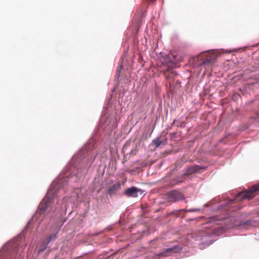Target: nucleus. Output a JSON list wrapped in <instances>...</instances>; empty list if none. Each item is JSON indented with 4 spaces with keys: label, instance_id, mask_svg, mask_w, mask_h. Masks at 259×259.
<instances>
[{
    "label": "nucleus",
    "instance_id": "1",
    "mask_svg": "<svg viewBox=\"0 0 259 259\" xmlns=\"http://www.w3.org/2000/svg\"><path fill=\"white\" fill-rule=\"evenodd\" d=\"M160 60L161 63L167 67V69L164 72L165 76L166 78H170L177 75L175 71L171 70V69L176 66L177 62L183 61V58L179 56L176 52H172L162 56Z\"/></svg>",
    "mask_w": 259,
    "mask_h": 259
},
{
    "label": "nucleus",
    "instance_id": "18",
    "mask_svg": "<svg viewBox=\"0 0 259 259\" xmlns=\"http://www.w3.org/2000/svg\"><path fill=\"white\" fill-rule=\"evenodd\" d=\"M155 0H150V2L151 3H153L154 2H155Z\"/></svg>",
    "mask_w": 259,
    "mask_h": 259
},
{
    "label": "nucleus",
    "instance_id": "14",
    "mask_svg": "<svg viewBox=\"0 0 259 259\" xmlns=\"http://www.w3.org/2000/svg\"><path fill=\"white\" fill-rule=\"evenodd\" d=\"M24 257V253L22 252L21 253L19 256L18 257V259H23Z\"/></svg>",
    "mask_w": 259,
    "mask_h": 259
},
{
    "label": "nucleus",
    "instance_id": "6",
    "mask_svg": "<svg viewBox=\"0 0 259 259\" xmlns=\"http://www.w3.org/2000/svg\"><path fill=\"white\" fill-rule=\"evenodd\" d=\"M181 250V247L176 246L171 248L165 249L163 252L160 253L159 255L161 256H167L174 253L178 252Z\"/></svg>",
    "mask_w": 259,
    "mask_h": 259
},
{
    "label": "nucleus",
    "instance_id": "3",
    "mask_svg": "<svg viewBox=\"0 0 259 259\" xmlns=\"http://www.w3.org/2000/svg\"><path fill=\"white\" fill-rule=\"evenodd\" d=\"M166 197L169 202H175L184 199V195L178 190H172L166 194Z\"/></svg>",
    "mask_w": 259,
    "mask_h": 259
},
{
    "label": "nucleus",
    "instance_id": "20",
    "mask_svg": "<svg viewBox=\"0 0 259 259\" xmlns=\"http://www.w3.org/2000/svg\"><path fill=\"white\" fill-rule=\"evenodd\" d=\"M131 153H132L133 154H136V152H135L134 153H133V150H132V151H131Z\"/></svg>",
    "mask_w": 259,
    "mask_h": 259
},
{
    "label": "nucleus",
    "instance_id": "21",
    "mask_svg": "<svg viewBox=\"0 0 259 259\" xmlns=\"http://www.w3.org/2000/svg\"><path fill=\"white\" fill-rule=\"evenodd\" d=\"M173 185H176L177 183H172Z\"/></svg>",
    "mask_w": 259,
    "mask_h": 259
},
{
    "label": "nucleus",
    "instance_id": "17",
    "mask_svg": "<svg viewBox=\"0 0 259 259\" xmlns=\"http://www.w3.org/2000/svg\"><path fill=\"white\" fill-rule=\"evenodd\" d=\"M177 122V120L176 119H175L172 123V125H174V124H175L176 123V122Z\"/></svg>",
    "mask_w": 259,
    "mask_h": 259
},
{
    "label": "nucleus",
    "instance_id": "4",
    "mask_svg": "<svg viewBox=\"0 0 259 259\" xmlns=\"http://www.w3.org/2000/svg\"><path fill=\"white\" fill-rule=\"evenodd\" d=\"M52 201V196H49V195H47L40 203L38 208V212L40 214L44 213L50 205Z\"/></svg>",
    "mask_w": 259,
    "mask_h": 259
},
{
    "label": "nucleus",
    "instance_id": "11",
    "mask_svg": "<svg viewBox=\"0 0 259 259\" xmlns=\"http://www.w3.org/2000/svg\"><path fill=\"white\" fill-rule=\"evenodd\" d=\"M211 62V59L209 58L206 59L204 61H203L202 63H200V65H203L206 63H209Z\"/></svg>",
    "mask_w": 259,
    "mask_h": 259
},
{
    "label": "nucleus",
    "instance_id": "5",
    "mask_svg": "<svg viewBox=\"0 0 259 259\" xmlns=\"http://www.w3.org/2000/svg\"><path fill=\"white\" fill-rule=\"evenodd\" d=\"M140 191V189L135 187H132L126 189L123 194L128 197H136L138 196V193Z\"/></svg>",
    "mask_w": 259,
    "mask_h": 259
},
{
    "label": "nucleus",
    "instance_id": "12",
    "mask_svg": "<svg viewBox=\"0 0 259 259\" xmlns=\"http://www.w3.org/2000/svg\"><path fill=\"white\" fill-rule=\"evenodd\" d=\"M56 234H54V235H50L49 238H48V241L49 242H50L53 239H54V238H55L56 237Z\"/></svg>",
    "mask_w": 259,
    "mask_h": 259
},
{
    "label": "nucleus",
    "instance_id": "19",
    "mask_svg": "<svg viewBox=\"0 0 259 259\" xmlns=\"http://www.w3.org/2000/svg\"><path fill=\"white\" fill-rule=\"evenodd\" d=\"M201 57H202V54H200L199 56V58H200Z\"/></svg>",
    "mask_w": 259,
    "mask_h": 259
},
{
    "label": "nucleus",
    "instance_id": "8",
    "mask_svg": "<svg viewBox=\"0 0 259 259\" xmlns=\"http://www.w3.org/2000/svg\"><path fill=\"white\" fill-rule=\"evenodd\" d=\"M203 168L199 165H195L192 166L188 167L185 171V175H190Z\"/></svg>",
    "mask_w": 259,
    "mask_h": 259
},
{
    "label": "nucleus",
    "instance_id": "9",
    "mask_svg": "<svg viewBox=\"0 0 259 259\" xmlns=\"http://www.w3.org/2000/svg\"><path fill=\"white\" fill-rule=\"evenodd\" d=\"M152 143L156 147H158L161 145H165L167 143V138H162V137L157 138L153 140Z\"/></svg>",
    "mask_w": 259,
    "mask_h": 259
},
{
    "label": "nucleus",
    "instance_id": "2",
    "mask_svg": "<svg viewBox=\"0 0 259 259\" xmlns=\"http://www.w3.org/2000/svg\"><path fill=\"white\" fill-rule=\"evenodd\" d=\"M259 190V184L253 186L248 191L239 192L236 197V201H241L245 199H251L254 196V193Z\"/></svg>",
    "mask_w": 259,
    "mask_h": 259
},
{
    "label": "nucleus",
    "instance_id": "16",
    "mask_svg": "<svg viewBox=\"0 0 259 259\" xmlns=\"http://www.w3.org/2000/svg\"><path fill=\"white\" fill-rule=\"evenodd\" d=\"M245 224H246V223H239V224H236L235 225L238 226H241L245 225Z\"/></svg>",
    "mask_w": 259,
    "mask_h": 259
},
{
    "label": "nucleus",
    "instance_id": "7",
    "mask_svg": "<svg viewBox=\"0 0 259 259\" xmlns=\"http://www.w3.org/2000/svg\"><path fill=\"white\" fill-rule=\"evenodd\" d=\"M121 189V184L119 182H117L113 186L109 187L107 193L109 196H111L115 195L116 193Z\"/></svg>",
    "mask_w": 259,
    "mask_h": 259
},
{
    "label": "nucleus",
    "instance_id": "10",
    "mask_svg": "<svg viewBox=\"0 0 259 259\" xmlns=\"http://www.w3.org/2000/svg\"><path fill=\"white\" fill-rule=\"evenodd\" d=\"M182 211H185V212H197L200 211V208H193V209H189L187 210L182 209Z\"/></svg>",
    "mask_w": 259,
    "mask_h": 259
},
{
    "label": "nucleus",
    "instance_id": "15",
    "mask_svg": "<svg viewBox=\"0 0 259 259\" xmlns=\"http://www.w3.org/2000/svg\"><path fill=\"white\" fill-rule=\"evenodd\" d=\"M167 134V132L163 131L161 134L162 136L163 137L162 138H166V136Z\"/></svg>",
    "mask_w": 259,
    "mask_h": 259
},
{
    "label": "nucleus",
    "instance_id": "13",
    "mask_svg": "<svg viewBox=\"0 0 259 259\" xmlns=\"http://www.w3.org/2000/svg\"><path fill=\"white\" fill-rule=\"evenodd\" d=\"M130 145V142H126L125 145L123 146V150L125 151L127 147H128Z\"/></svg>",
    "mask_w": 259,
    "mask_h": 259
}]
</instances>
